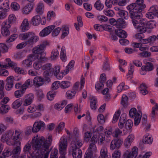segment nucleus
Listing matches in <instances>:
<instances>
[{
  "label": "nucleus",
  "instance_id": "51",
  "mask_svg": "<svg viewBox=\"0 0 158 158\" xmlns=\"http://www.w3.org/2000/svg\"><path fill=\"white\" fill-rule=\"evenodd\" d=\"M156 110L158 111V104H156L152 109L151 117L153 118H154L155 117L156 113Z\"/></svg>",
  "mask_w": 158,
  "mask_h": 158
},
{
  "label": "nucleus",
  "instance_id": "41",
  "mask_svg": "<svg viewBox=\"0 0 158 158\" xmlns=\"http://www.w3.org/2000/svg\"><path fill=\"white\" fill-rule=\"evenodd\" d=\"M62 33L61 35L62 38H64L65 36L67 35L69 33V28L66 26H63L62 27Z\"/></svg>",
  "mask_w": 158,
  "mask_h": 158
},
{
  "label": "nucleus",
  "instance_id": "37",
  "mask_svg": "<svg viewBox=\"0 0 158 158\" xmlns=\"http://www.w3.org/2000/svg\"><path fill=\"white\" fill-rule=\"evenodd\" d=\"M129 114L130 117L131 118H135L137 117L138 115H141L135 108H132L129 111Z\"/></svg>",
  "mask_w": 158,
  "mask_h": 158
},
{
  "label": "nucleus",
  "instance_id": "36",
  "mask_svg": "<svg viewBox=\"0 0 158 158\" xmlns=\"http://www.w3.org/2000/svg\"><path fill=\"white\" fill-rule=\"evenodd\" d=\"M60 84V87L62 89L68 88L71 85V82L68 81H62Z\"/></svg>",
  "mask_w": 158,
  "mask_h": 158
},
{
  "label": "nucleus",
  "instance_id": "42",
  "mask_svg": "<svg viewBox=\"0 0 158 158\" xmlns=\"http://www.w3.org/2000/svg\"><path fill=\"white\" fill-rule=\"evenodd\" d=\"M76 94V91L75 90H69L67 91L66 93V96L68 99H70L73 98Z\"/></svg>",
  "mask_w": 158,
  "mask_h": 158
},
{
  "label": "nucleus",
  "instance_id": "57",
  "mask_svg": "<svg viewBox=\"0 0 158 158\" xmlns=\"http://www.w3.org/2000/svg\"><path fill=\"white\" fill-rule=\"evenodd\" d=\"M127 97L125 95H123L122 98L121 103L124 107H126L127 106Z\"/></svg>",
  "mask_w": 158,
  "mask_h": 158
},
{
  "label": "nucleus",
  "instance_id": "3",
  "mask_svg": "<svg viewBox=\"0 0 158 158\" xmlns=\"http://www.w3.org/2000/svg\"><path fill=\"white\" fill-rule=\"evenodd\" d=\"M143 0H137L135 3L128 6L127 9L129 10L131 18H140L142 11L146 8Z\"/></svg>",
  "mask_w": 158,
  "mask_h": 158
},
{
  "label": "nucleus",
  "instance_id": "45",
  "mask_svg": "<svg viewBox=\"0 0 158 158\" xmlns=\"http://www.w3.org/2000/svg\"><path fill=\"white\" fill-rule=\"evenodd\" d=\"M85 116H86V119L89 123L90 125H91V118L90 116V114L89 112H87L86 114H83L82 115H79L78 116L77 118L79 119H81V117H83Z\"/></svg>",
  "mask_w": 158,
  "mask_h": 158
},
{
  "label": "nucleus",
  "instance_id": "34",
  "mask_svg": "<svg viewBox=\"0 0 158 158\" xmlns=\"http://www.w3.org/2000/svg\"><path fill=\"white\" fill-rule=\"evenodd\" d=\"M31 32L20 34L19 35V38L22 40H27L29 39L31 35Z\"/></svg>",
  "mask_w": 158,
  "mask_h": 158
},
{
  "label": "nucleus",
  "instance_id": "14",
  "mask_svg": "<svg viewBox=\"0 0 158 158\" xmlns=\"http://www.w3.org/2000/svg\"><path fill=\"white\" fill-rule=\"evenodd\" d=\"M14 79V77L12 76H9L6 78L5 88L7 90H10L12 88L13 86Z\"/></svg>",
  "mask_w": 158,
  "mask_h": 158
},
{
  "label": "nucleus",
  "instance_id": "60",
  "mask_svg": "<svg viewBox=\"0 0 158 158\" xmlns=\"http://www.w3.org/2000/svg\"><path fill=\"white\" fill-rule=\"evenodd\" d=\"M1 31L2 35L5 36H8L10 34V32L7 28L2 27Z\"/></svg>",
  "mask_w": 158,
  "mask_h": 158
},
{
  "label": "nucleus",
  "instance_id": "44",
  "mask_svg": "<svg viewBox=\"0 0 158 158\" xmlns=\"http://www.w3.org/2000/svg\"><path fill=\"white\" fill-rule=\"evenodd\" d=\"M22 105L21 101L20 99L15 100L12 104V107L16 109Z\"/></svg>",
  "mask_w": 158,
  "mask_h": 158
},
{
  "label": "nucleus",
  "instance_id": "25",
  "mask_svg": "<svg viewBox=\"0 0 158 158\" xmlns=\"http://www.w3.org/2000/svg\"><path fill=\"white\" fill-rule=\"evenodd\" d=\"M82 143L81 141L77 139L75 140H73L71 144V147H72V149H79L82 146Z\"/></svg>",
  "mask_w": 158,
  "mask_h": 158
},
{
  "label": "nucleus",
  "instance_id": "33",
  "mask_svg": "<svg viewBox=\"0 0 158 158\" xmlns=\"http://www.w3.org/2000/svg\"><path fill=\"white\" fill-rule=\"evenodd\" d=\"M153 139L149 134H146L143 139V142L145 144H151L152 142Z\"/></svg>",
  "mask_w": 158,
  "mask_h": 158
},
{
  "label": "nucleus",
  "instance_id": "58",
  "mask_svg": "<svg viewBox=\"0 0 158 158\" xmlns=\"http://www.w3.org/2000/svg\"><path fill=\"white\" fill-rule=\"evenodd\" d=\"M101 155L99 158H107V150L105 148H102L101 150Z\"/></svg>",
  "mask_w": 158,
  "mask_h": 158
},
{
  "label": "nucleus",
  "instance_id": "19",
  "mask_svg": "<svg viewBox=\"0 0 158 158\" xmlns=\"http://www.w3.org/2000/svg\"><path fill=\"white\" fill-rule=\"evenodd\" d=\"M33 6L31 4H28L23 7L21 10L23 14L27 15L29 14L32 10Z\"/></svg>",
  "mask_w": 158,
  "mask_h": 158
},
{
  "label": "nucleus",
  "instance_id": "15",
  "mask_svg": "<svg viewBox=\"0 0 158 158\" xmlns=\"http://www.w3.org/2000/svg\"><path fill=\"white\" fill-rule=\"evenodd\" d=\"M135 139V136L134 134H131L129 135L124 140V145L125 147L127 148L129 147Z\"/></svg>",
  "mask_w": 158,
  "mask_h": 158
},
{
  "label": "nucleus",
  "instance_id": "29",
  "mask_svg": "<svg viewBox=\"0 0 158 158\" xmlns=\"http://www.w3.org/2000/svg\"><path fill=\"white\" fill-rule=\"evenodd\" d=\"M73 150V158H81L82 152L81 150L77 149Z\"/></svg>",
  "mask_w": 158,
  "mask_h": 158
},
{
  "label": "nucleus",
  "instance_id": "4",
  "mask_svg": "<svg viewBox=\"0 0 158 158\" xmlns=\"http://www.w3.org/2000/svg\"><path fill=\"white\" fill-rule=\"evenodd\" d=\"M140 18H131L132 22L138 32L140 34H143L147 31L146 28V21L143 19H139Z\"/></svg>",
  "mask_w": 158,
  "mask_h": 158
},
{
  "label": "nucleus",
  "instance_id": "7",
  "mask_svg": "<svg viewBox=\"0 0 158 158\" xmlns=\"http://www.w3.org/2000/svg\"><path fill=\"white\" fill-rule=\"evenodd\" d=\"M138 149L134 147L131 150H127L123 155L125 158H135L138 155Z\"/></svg>",
  "mask_w": 158,
  "mask_h": 158
},
{
  "label": "nucleus",
  "instance_id": "38",
  "mask_svg": "<svg viewBox=\"0 0 158 158\" xmlns=\"http://www.w3.org/2000/svg\"><path fill=\"white\" fill-rule=\"evenodd\" d=\"M10 107L7 105H3L0 107V113L2 114L7 113L10 110Z\"/></svg>",
  "mask_w": 158,
  "mask_h": 158
},
{
  "label": "nucleus",
  "instance_id": "5",
  "mask_svg": "<svg viewBox=\"0 0 158 158\" xmlns=\"http://www.w3.org/2000/svg\"><path fill=\"white\" fill-rule=\"evenodd\" d=\"M42 69L45 70L44 73V76L47 77L50 75L53 74L55 75L60 72V67L58 65H56L54 68L52 67V65L50 64H46L43 66Z\"/></svg>",
  "mask_w": 158,
  "mask_h": 158
},
{
  "label": "nucleus",
  "instance_id": "53",
  "mask_svg": "<svg viewBox=\"0 0 158 158\" xmlns=\"http://www.w3.org/2000/svg\"><path fill=\"white\" fill-rule=\"evenodd\" d=\"M121 114V111L120 110H118L116 111L114 114L112 123H114L118 120Z\"/></svg>",
  "mask_w": 158,
  "mask_h": 158
},
{
  "label": "nucleus",
  "instance_id": "52",
  "mask_svg": "<svg viewBox=\"0 0 158 158\" xmlns=\"http://www.w3.org/2000/svg\"><path fill=\"white\" fill-rule=\"evenodd\" d=\"M61 31V28L60 27H57L54 29L52 31V35L53 37L57 36L59 34Z\"/></svg>",
  "mask_w": 158,
  "mask_h": 158
},
{
  "label": "nucleus",
  "instance_id": "39",
  "mask_svg": "<svg viewBox=\"0 0 158 158\" xmlns=\"http://www.w3.org/2000/svg\"><path fill=\"white\" fill-rule=\"evenodd\" d=\"M65 125L64 122H60L56 128L55 130L56 132L59 133L62 131L65 127Z\"/></svg>",
  "mask_w": 158,
  "mask_h": 158
},
{
  "label": "nucleus",
  "instance_id": "24",
  "mask_svg": "<svg viewBox=\"0 0 158 158\" xmlns=\"http://www.w3.org/2000/svg\"><path fill=\"white\" fill-rule=\"evenodd\" d=\"M153 69L154 66L153 64L150 62H147L145 65L141 67L142 71H141L140 73L142 74H143L144 73H143V71H149L152 70Z\"/></svg>",
  "mask_w": 158,
  "mask_h": 158
},
{
  "label": "nucleus",
  "instance_id": "12",
  "mask_svg": "<svg viewBox=\"0 0 158 158\" xmlns=\"http://www.w3.org/2000/svg\"><path fill=\"white\" fill-rule=\"evenodd\" d=\"M55 27L54 25H51L45 27L40 32L39 35L42 37L48 36L51 33Z\"/></svg>",
  "mask_w": 158,
  "mask_h": 158
},
{
  "label": "nucleus",
  "instance_id": "28",
  "mask_svg": "<svg viewBox=\"0 0 158 158\" xmlns=\"http://www.w3.org/2000/svg\"><path fill=\"white\" fill-rule=\"evenodd\" d=\"M44 5L43 3L40 2L37 4L35 11L39 14H42L44 12Z\"/></svg>",
  "mask_w": 158,
  "mask_h": 158
},
{
  "label": "nucleus",
  "instance_id": "54",
  "mask_svg": "<svg viewBox=\"0 0 158 158\" xmlns=\"http://www.w3.org/2000/svg\"><path fill=\"white\" fill-rule=\"evenodd\" d=\"M33 66L34 68L36 70L40 69L41 68H42L41 62L40 61H36L33 64Z\"/></svg>",
  "mask_w": 158,
  "mask_h": 158
},
{
  "label": "nucleus",
  "instance_id": "22",
  "mask_svg": "<svg viewBox=\"0 0 158 158\" xmlns=\"http://www.w3.org/2000/svg\"><path fill=\"white\" fill-rule=\"evenodd\" d=\"M33 84L37 87L42 85L44 83V79L41 76L35 77L34 79Z\"/></svg>",
  "mask_w": 158,
  "mask_h": 158
},
{
  "label": "nucleus",
  "instance_id": "64",
  "mask_svg": "<svg viewBox=\"0 0 158 158\" xmlns=\"http://www.w3.org/2000/svg\"><path fill=\"white\" fill-rule=\"evenodd\" d=\"M59 55V52L57 50H55L53 51L51 56V60H54L56 59Z\"/></svg>",
  "mask_w": 158,
  "mask_h": 158
},
{
  "label": "nucleus",
  "instance_id": "6",
  "mask_svg": "<svg viewBox=\"0 0 158 158\" xmlns=\"http://www.w3.org/2000/svg\"><path fill=\"white\" fill-rule=\"evenodd\" d=\"M68 143L66 139L64 136L61 137L59 143V150L60 153H66Z\"/></svg>",
  "mask_w": 158,
  "mask_h": 158
},
{
  "label": "nucleus",
  "instance_id": "40",
  "mask_svg": "<svg viewBox=\"0 0 158 158\" xmlns=\"http://www.w3.org/2000/svg\"><path fill=\"white\" fill-rule=\"evenodd\" d=\"M31 35L29 38L28 42L31 43H35L38 41L39 40V37L35 35L34 33L31 32Z\"/></svg>",
  "mask_w": 158,
  "mask_h": 158
},
{
  "label": "nucleus",
  "instance_id": "20",
  "mask_svg": "<svg viewBox=\"0 0 158 158\" xmlns=\"http://www.w3.org/2000/svg\"><path fill=\"white\" fill-rule=\"evenodd\" d=\"M35 48L32 49L33 54L32 55L35 56L36 59L37 58L39 60H42L45 57V54L44 53V51H41L40 50L37 51H35Z\"/></svg>",
  "mask_w": 158,
  "mask_h": 158
},
{
  "label": "nucleus",
  "instance_id": "61",
  "mask_svg": "<svg viewBox=\"0 0 158 158\" xmlns=\"http://www.w3.org/2000/svg\"><path fill=\"white\" fill-rule=\"evenodd\" d=\"M24 93L21 89L18 90L15 92L14 95L16 98H19L22 97Z\"/></svg>",
  "mask_w": 158,
  "mask_h": 158
},
{
  "label": "nucleus",
  "instance_id": "1",
  "mask_svg": "<svg viewBox=\"0 0 158 158\" xmlns=\"http://www.w3.org/2000/svg\"><path fill=\"white\" fill-rule=\"evenodd\" d=\"M52 140V135H49L45 139L43 136L38 135L34 136L31 143L34 151L28 158H48L49 151V147Z\"/></svg>",
  "mask_w": 158,
  "mask_h": 158
},
{
  "label": "nucleus",
  "instance_id": "47",
  "mask_svg": "<svg viewBox=\"0 0 158 158\" xmlns=\"http://www.w3.org/2000/svg\"><path fill=\"white\" fill-rule=\"evenodd\" d=\"M8 47L5 44L0 43V57L1 56V52L5 53L8 51Z\"/></svg>",
  "mask_w": 158,
  "mask_h": 158
},
{
  "label": "nucleus",
  "instance_id": "21",
  "mask_svg": "<svg viewBox=\"0 0 158 158\" xmlns=\"http://www.w3.org/2000/svg\"><path fill=\"white\" fill-rule=\"evenodd\" d=\"M127 119V114L125 113L122 114L120 117L118 123V125L119 128L122 129L123 128Z\"/></svg>",
  "mask_w": 158,
  "mask_h": 158
},
{
  "label": "nucleus",
  "instance_id": "13",
  "mask_svg": "<svg viewBox=\"0 0 158 158\" xmlns=\"http://www.w3.org/2000/svg\"><path fill=\"white\" fill-rule=\"evenodd\" d=\"M34 99V94L30 93L26 94L24 97L23 106H26L30 105Z\"/></svg>",
  "mask_w": 158,
  "mask_h": 158
},
{
  "label": "nucleus",
  "instance_id": "8",
  "mask_svg": "<svg viewBox=\"0 0 158 158\" xmlns=\"http://www.w3.org/2000/svg\"><path fill=\"white\" fill-rule=\"evenodd\" d=\"M44 123L41 120L35 121L32 127V132L36 133L40 130L44 129L45 127Z\"/></svg>",
  "mask_w": 158,
  "mask_h": 158
},
{
  "label": "nucleus",
  "instance_id": "11",
  "mask_svg": "<svg viewBox=\"0 0 158 158\" xmlns=\"http://www.w3.org/2000/svg\"><path fill=\"white\" fill-rule=\"evenodd\" d=\"M110 23L112 25H115L116 27L118 28H121L124 27L125 23L122 19H119L117 21L114 18L110 19Z\"/></svg>",
  "mask_w": 158,
  "mask_h": 158
},
{
  "label": "nucleus",
  "instance_id": "26",
  "mask_svg": "<svg viewBox=\"0 0 158 158\" xmlns=\"http://www.w3.org/2000/svg\"><path fill=\"white\" fill-rule=\"evenodd\" d=\"M2 3L0 4V9L7 11L9 10L10 7L9 6V1L8 0H4Z\"/></svg>",
  "mask_w": 158,
  "mask_h": 158
},
{
  "label": "nucleus",
  "instance_id": "56",
  "mask_svg": "<svg viewBox=\"0 0 158 158\" xmlns=\"http://www.w3.org/2000/svg\"><path fill=\"white\" fill-rule=\"evenodd\" d=\"M58 151L57 149H53L51 151L50 158H58Z\"/></svg>",
  "mask_w": 158,
  "mask_h": 158
},
{
  "label": "nucleus",
  "instance_id": "35",
  "mask_svg": "<svg viewBox=\"0 0 158 158\" xmlns=\"http://www.w3.org/2000/svg\"><path fill=\"white\" fill-rule=\"evenodd\" d=\"M97 151V148L94 143H91L88 148L87 152H89V154L93 155Z\"/></svg>",
  "mask_w": 158,
  "mask_h": 158
},
{
  "label": "nucleus",
  "instance_id": "43",
  "mask_svg": "<svg viewBox=\"0 0 158 158\" xmlns=\"http://www.w3.org/2000/svg\"><path fill=\"white\" fill-rule=\"evenodd\" d=\"M31 81L30 79L27 80L23 85H22V90L24 93L26 89L29 87L31 84Z\"/></svg>",
  "mask_w": 158,
  "mask_h": 158
},
{
  "label": "nucleus",
  "instance_id": "46",
  "mask_svg": "<svg viewBox=\"0 0 158 158\" xmlns=\"http://www.w3.org/2000/svg\"><path fill=\"white\" fill-rule=\"evenodd\" d=\"M147 88V85L144 84H142L140 85V93L143 95H145L148 93L146 89Z\"/></svg>",
  "mask_w": 158,
  "mask_h": 158
},
{
  "label": "nucleus",
  "instance_id": "55",
  "mask_svg": "<svg viewBox=\"0 0 158 158\" xmlns=\"http://www.w3.org/2000/svg\"><path fill=\"white\" fill-rule=\"evenodd\" d=\"M94 6L98 10H102L104 7L103 4H102L101 2L99 1H97L94 4Z\"/></svg>",
  "mask_w": 158,
  "mask_h": 158
},
{
  "label": "nucleus",
  "instance_id": "9",
  "mask_svg": "<svg viewBox=\"0 0 158 158\" xmlns=\"http://www.w3.org/2000/svg\"><path fill=\"white\" fill-rule=\"evenodd\" d=\"M35 60V56L31 54L27 56L26 59L23 61L22 64L23 66L25 68H29L31 65L32 61Z\"/></svg>",
  "mask_w": 158,
  "mask_h": 158
},
{
  "label": "nucleus",
  "instance_id": "16",
  "mask_svg": "<svg viewBox=\"0 0 158 158\" xmlns=\"http://www.w3.org/2000/svg\"><path fill=\"white\" fill-rule=\"evenodd\" d=\"M133 125V122L131 120L128 119L126 122L125 128L123 130L124 135H126L128 132H131L132 131Z\"/></svg>",
  "mask_w": 158,
  "mask_h": 158
},
{
  "label": "nucleus",
  "instance_id": "50",
  "mask_svg": "<svg viewBox=\"0 0 158 158\" xmlns=\"http://www.w3.org/2000/svg\"><path fill=\"white\" fill-rule=\"evenodd\" d=\"M92 133L91 132L87 131L85 133L84 135V139L85 141L88 142L91 138Z\"/></svg>",
  "mask_w": 158,
  "mask_h": 158
},
{
  "label": "nucleus",
  "instance_id": "18",
  "mask_svg": "<svg viewBox=\"0 0 158 158\" xmlns=\"http://www.w3.org/2000/svg\"><path fill=\"white\" fill-rule=\"evenodd\" d=\"M3 147L2 145L0 144V158H6L11 155V153L9 148L5 149L2 154L1 152L3 149Z\"/></svg>",
  "mask_w": 158,
  "mask_h": 158
},
{
  "label": "nucleus",
  "instance_id": "23",
  "mask_svg": "<svg viewBox=\"0 0 158 158\" xmlns=\"http://www.w3.org/2000/svg\"><path fill=\"white\" fill-rule=\"evenodd\" d=\"M16 65V64L11 61L10 58H6L3 62V67L5 69H8L10 67L14 68Z\"/></svg>",
  "mask_w": 158,
  "mask_h": 158
},
{
  "label": "nucleus",
  "instance_id": "2",
  "mask_svg": "<svg viewBox=\"0 0 158 158\" xmlns=\"http://www.w3.org/2000/svg\"><path fill=\"white\" fill-rule=\"evenodd\" d=\"M22 134V131L17 129H15V131L11 130L7 131L2 137V141L3 142L6 141L8 144L18 145L12 151V153L14 155H17L20 152L21 148L19 145H20L21 142L18 140Z\"/></svg>",
  "mask_w": 158,
  "mask_h": 158
},
{
  "label": "nucleus",
  "instance_id": "59",
  "mask_svg": "<svg viewBox=\"0 0 158 158\" xmlns=\"http://www.w3.org/2000/svg\"><path fill=\"white\" fill-rule=\"evenodd\" d=\"M14 70L15 73L19 74H23L25 73V71L22 68L18 67H15Z\"/></svg>",
  "mask_w": 158,
  "mask_h": 158
},
{
  "label": "nucleus",
  "instance_id": "63",
  "mask_svg": "<svg viewBox=\"0 0 158 158\" xmlns=\"http://www.w3.org/2000/svg\"><path fill=\"white\" fill-rule=\"evenodd\" d=\"M155 23L153 21H150L147 23H146V29H152L155 27Z\"/></svg>",
  "mask_w": 158,
  "mask_h": 158
},
{
  "label": "nucleus",
  "instance_id": "32",
  "mask_svg": "<svg viewBox=\"0 0 158 158\" xmlns=\"http://www.w3.org/2000/svg\"><path fill=\"white\" fill-rule=\"evenodd\" d=\"M115 32L117 35L120 37L125 38L127 36L126 32L122 29H116L115 30Z\"/></svg>",
  "mask_w": 158,
  "mask_h": 158
},
{
  "label": "nucleus",
  "instance_id": "27",
  "mask_svg": "<svg viewBox=\"0 0 158 158\" xmlns=\"http://www.w3.org/2000/svg\"><path fill=\"white\" fill-rule=\"evenodd\" d=\"M41 20L40 16L39 15H36L32 18L31 21L32 24L34 26H36L40 24L41 22Z\"/></svg>",
  "mask_w": 158,
  "mask_h": 158
},
{
  "label": "nucleus",
  "instance_id": "17",
  "mask_svg": "<svg viewBox=\"0 0 158 158\" xmlns=\"http://www.w3.org/2000/svg\"><path fill=\"white\" fill-rule=\"evenodd\" d=\"M30 28L29 21L27 18L24 19L22 22L20 26V28L22 32H25L28 31Z\"/></svg>",
  "mask_w": 158,
  "mask_h": 158
},
{
  "label": "nucleus",
  "instance_id": "62",
  "mask_svg": "<svg viewBox=\"0 0 158 158\" xmlns=\"http://www.w3.org/2000/svg\"><path fill=\"white\" fill-rule=\"evenodd\" d=\"M36 109V106L34 104H32L28 106L27 111L28 113H32L35 112Z\"/></svg>",
  "mask_w": 158,
  "mask_h": 158
},
{
  "label": "nucleus",
  "instance_id": "31",
  "mask_svg": "<svg viewBox=\"0 0 158 158\" xmlns=\"http://www.w3.org/2000/svg\"><path fill=\"white\" fill-rule=\"evenodd\" d=\"M49 44V43L48 41H44L40 45L35 48L34 50L35 51H39V50H40L41 51H44L46 46H48Z\"/></svg>",
  "mask_w": 158,
  "mask_h": 158
},
{
  "label": "nucleus",
  "instance_id": "49",
  "mask_svg": "<svg viewBox=\"0 0 158 158\" xmlns=\"http://www.w3.org/2000/svg\"><path fill=\"white\" fill-rule=\"evenodd\" d=\"M11 8L14 11H18L20 9V6L17 2H14L11 4Z\"/></svg>",
  "mask_w": 158,
  "mask_h": 158
},
{
  "label": "nucleus",
  "instance_id": "30",
  "mask_svg": "<svg viewBox=\"0 0 158 158\" xmlns=\"http://www.w3.org/2000/svg\"><path fill=\"white\" fill-rule=\"evenodd\" d=\"M67 104L65 101H63L57 103L54 106L55 109L58 110H60L65 106Z\"/></svg>",
  "mask_w": 158,
  "mask_h": 158
},
{
  "label": "nucleus",
  "instance_id": "48",
  "mask_svg": "<svg viewBox=\"0 0 158 158\" xmlns=\"http://www.w3.org/2000/svg\"><path fill=\"white\" fill-rule=\"evenodd\" d=\"M103 12L106 15L110 17H113L114 15V11L110 9H105L103 10Z\"/></svg>",
  "mask_w": 158,
  "mask_h": 158
},
{
  "label": "nucleus",
  "instance_id": "10",
  "mask_svg": "<svg viewBox=\"0 0 158 158\" xmlns=\"http://www.w3.org/2000/svg\"><path fill=\"white\" fill-rule=\"evenodd\" d=\"M123 142V139L121 138L113 140L110 145V149L113 150L115 149L119 148L122 144Z\"/></svg>",
  "mask_w": 158,
  "mask_h": 158
}]
</instances>
